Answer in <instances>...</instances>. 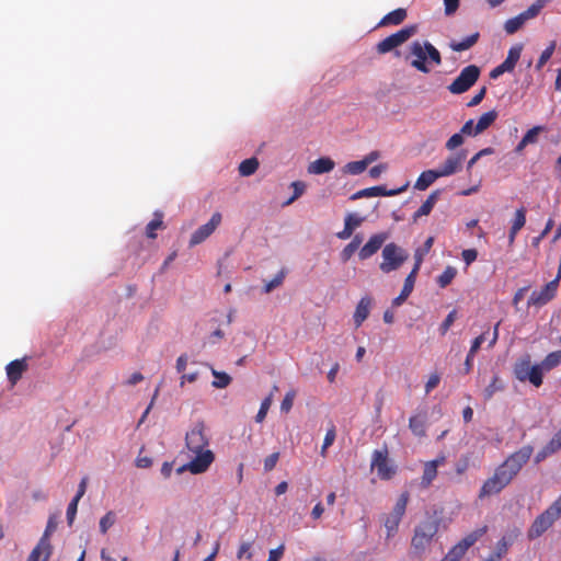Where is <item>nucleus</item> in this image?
<instances>
[{
  "label": "nucleus",
  "mask_w": 561,
  "mask_h": 561,
  "mask_svg": "<svg viewBox=\"0 0 561 561\" xmlns=\"http://www.w3.org/2000/svg\"><path fill=\"white\" fill-rule=\"evenodd\" d=\"M533 451V447L526 445L510 455L495 468L493 476L483 482L479 491V499L499 494L504 490L529 461Z\"/></svg>",
  "instance_id": "f257e3e1"
},
{
  "label": "nucleus",
  "mask_w": 561,
  "mask_h": 561,
  "mask_svg": "<svg viewBox=\"0 0 561 561\" xmlns=\"http://www.w3.org/2000/svg\"><path fill=\"white\" fill-rule=\"evenodd\" d=\"M185 445L188 451L194 455L192 460L178 469L179 472L188 470L193 474L205 472L215 460L214 453L208 449L209 437L206 434L204 422L199 421L186 433Z\"/></svg>",
  "instance_id": "f03ea898"
},
{
  "label": "nucleus",
  "mask_w": 561,
  "mask_h": 561,
  "mask_svg": "<svg viewBox=\"0 0 561 561\" xmlns=\"http://www.w3.org/2000/svg\"><path fill=\"white\" fill-rule=\"evenodd\" d=\"M409 49L410 53L409 56H407V59L410 56L414 57L411 61V66L423 73H428L431 71V68L427 66V60L433 62L435 66H439L442 64L440 53L427 41H414L410 45Z\"/></svg>",
  "instance_id": "7ed1b4c3"
},
{
  "label": "nucleus",
  "mask_w": 561,
  "mask_h": 561,
  "mask_svg": "<svg viewBox=\"0 0 561 561\" xmlns=\"http://www.w3.org/2000/svg\"><path fill=\"white\" fill-rule=\"evenodd\" d=\"M561 517V494L539 514L528 529V538L536 539L550 529Z\"/></svg>",
  "instance_id": "20e7f679"
},
{
  "label": "nucleus",
  "mask_w": 561,
  "mask_h": 561,
  "mask_svg": "<svg viewBox=\"0 0 561 561\" xmlns=\"http://www.w3.org/2000/svg\"><path fill=\"white\" fill-rule=\"evenodd\" d=\"M561 517V494L539 514L528 529V538L536 539L550 529Z\"/></svg>",
  "instance_id": "39448f33"
},
{
  "label": "nucleus",
  "mask_w": 561,
  "mask_h": 561,
  "mask_svg": "<svg viewBox=\"0 0 561 561\" xmlns=\"http://www.w3.org/2000/svg\"><path fill=\"white\" fill-rule=\"evenodd\" d=\"M438 527L439 523L436 519L424 520L415 527L411 539V548L415 554L420 556L426 550L437 534Z\"/></svg>",
  "instance_id": "423d86ee"
},
{
  "label": "nucleus",
  "mask_w": 561,
  "mask_h": 561,
  "mask_svg": "<svg viewBox=\"0 0 561 561\" xmlns=\"http://www.w3.org/2000/svg\"><path fill=\"white\" fill-rule=\"evenodd\" d=\"M514 377L520 382L529 381L535 387L542 385V377L539 368L536 365H531V357L529 354L520 356L513 366Z\"/></svg>",
  "instance_id": "0eeeda50"
},
{
  "label": "nucleus",
  "mask_w": 561,
  "mask_h": 561,
  "mask_svg": "<svg viewBox=\"0 0 561 561\" xmlns=\"http://www.w3.org/2000/svg\"><path fill=\"white\" fill-rule=\"evenodd\" d=\"M379 268L383 273L397 271L409 259V252L394 242L387 243L381 252Z\"/></svg>",
  "instance_id": "6e6552de"
},
{
  "label": "nucleus",
  "mask_w": 561,
  "mask_h": 561,
  "mask_svg": "<svg viewBox=\"0 0 561 561\" xmlns=\"http://www.w3.org/2000/svg\"><path fill=\"white\" fill-rule=\"evenodd\" d=\"M410 494L409 492H402L398 497L392 511L383 518V526L386 528V538H392L399 529V525L402 520V517L405 514V510L409 503Z\"/></svg>",
  "instance_id": "1a4fd4ad"
},
{
  "label": "nucleus",
  "mask_w": 561,
  "mask_h": 561,
  "mask_svg": "<svg viewBox=\"0 0 561 561\" xmlns=\"http://www.w3.org/2000/svg\"><path fill=\"white\" fill-rule=\"evenodd\" d=\"M551 0H536L527 10L504 23V31L512 35L518 32L528 20L535 19Z\"/></svg>",
  "instance_id": "9d476101"
},
{
  "label": "nucleus",
  "mask_w": 561,
  "mask_h": 561,
  "mask_svg": "<svg viewBox=\"0 0 561 561\" xmlns=\"http://www.w3.org/2000/svg\"><path fill=\"white\" fill-rule=\"evenodd\" d=\"M417 32L416 25H408L399 30L398 32L387 36L376 45V51L380 55L392 51L397 47L404 44Z\"/></svg>",
  "instance_id": "9b49d317"
},
{
  "label": "nucleus",
  "mask_w": 561,
  "mask_h": 561,
  "mask_svg": "<svg viewBox=\"0 0 561 561\" xmlns=\"http://www.w3.org/2000/svg\"><path fill=\"white\" fill-rule=\"evenodd\" d=\"M480 68L476 65L465 67L457 78L448 85V90L453 94H461L467 92L479 79Z\"/></svg>",
  "instance_id": "f8f14e48"
},
{
  "label": "nucleus",
  "mask_w": 561,
  "mask_h": 561,
  "mask_svg": "<svg viewBox=\"0 0 561 561\" xmlns=\"http://www.w3.org/2000/svg\"><path fill=\"white\" fill-rule=\"evenodd\" d=\"M371 469L377 470V476L381 480H390L394 476L396 467L389 461L386 448L373 453Z\"/></svg>",
  "instance_id": "ddd939ff"
},
{
  "label": "nucleus",
  "mask_w": 561,
  "mask_h": 561,
  "mask_svg": "<svg viewBox=\"0 0 561 561\" xmlns=\"http://www.w3.org/2000/svg\"><path fill=\"white\" fill-rule=\"evenodd\" d=\"M560 276L546 284L540 290H534L528 299V306L542 307L552 300L558 290Z\"/></svg>",
  "instance_id": "4468645a"
},
{
  "label": "nucleus",
  "mask_w": 561,
  "mask_h": 561,
  "mask_svg": "<svg viewBox=\"0 0 561 561\" xmlns=\"http://www.w3.org/2000/svg\"><path fill=\"white\" fill-rule=\"evenodd\" d=\"M221 214L219 211H216L211 215V218L208 222L201 226L198 229H196L190 239V247L193 248L202 242H204L208 237H210L214 231L219 227L221 224Z\"/></svg>",
  "instance_id": "2eb2a0df"
},
{
  "label": "nucleus",
  "mask_w": 561,
  "mask_h": 561,
  "mask_svg": "<svg viewBox=\"0 0 561 561\" xmlns=\"http://www.w3.org/2000/svg\"><path fill=\"white\" fill-rule=\"evenodd\" d=\"M428 425L427 409H417L409 419V428L419 438L426 436Z\"/></svg>",
  "instance_id": "dca6fc26"
},
{
  "label": "nucleus",
  "mask_w": 561,
  "mask_h": 561,
  "mask_svg": "<svg viewBox=\"0 0 561 561\" xmlns=\"http://www.w3.org/2000/svg\"><path fill=\"white\" fill-rule=\"evenodd\" d=\"M387 232L373 234L369 240L359 249L358 256L362 261L371 257L382 247L388 239Z\"/></svg>",
  "instance_id": "f3484780"
},
{
  "label": "nucleus",
  "mask_w": 561,
  "mask_h": 561,
  "mask_svg": "<svg viewBox=\"0 0 561 561\" xmlns=\"http://www.w3.org/2000/svg\"><path fill=\"white\" fill-rule=\"evenodd\" d=\"M466 158L465 151L449 156L445 162L437 169L440 178L455 174L461 169L462 161Z\"/></svg>",
  "instance_id": "a211bd4d"
},
{
  "label": "nucleus",
  "mask_w": 561,
  "mask_h": 561,
  "mask_svg": "<svg viewBox=\"0 0 561 561\" xmlns=\"http://www.w3.org/2000/svg\"><path fill=\"white\" fill-rule=\"evenodd\" d=\"M404 190H405V186L400 187L398 190H390V191H387L385 186H373V187H367V188H364V190H360V191L354 193L351 196V199L356 201V199L364 198V197L394 196L397 194L402 193Z\"/></svg>",
  "instance_id": "6ab92c4d"
},
{
  "label": "nucleus",
  "mask_w": 561,
  "mask_h": 561,
  "mask_svg": "<svg viewBox=\"0 0 561 561\" xmlns=\"http://www.w3.org/2000/svg\"><path fill=\"white\" fill-rule=\"evenodd\" d=\"M26 369L27 363L25 358L14 359L7 365V376L12 386H14L22 378V375L24 371H26Z\"/></svg>",
  "instance_id": "aec40b11"
},
{
  "label": "nucleus",
  "mask_w": 561,
  "mask_h": 561,
  "mask_svg": "<svg viewBox=\"0 0 561 561\" xmlns=\"http://www.w3.org/2000/svg\"><path fill=\"white\" fill-rule=\"evenodd\" d=\"M444 462L445 457H439L424 465L423 476L421 480V484L423 488H428L431 485L433 480L437 477L438 466L443 465Z\"/></svg>",
  "instance_id": "412c9836"
},
{
  "label": "nucleus",
  "mask_w": 561,
  "mask_h": 561,
  "mask_svg": "<svg viewBox=\"0 0 561 561\" xmlns=\"http://www.w3.org/2000/svg\"><path fill=\"white\" fill-rule=\"evenodd\" d=\"M364 221V218L355 215L348 214L344 220V228L342 231L336 233V237L341 240H346L352 237L354 230L359 227Z\"/></svg>",
  "instance_id": "4be33fe9"
},
{
  "label": "nucleus",
  "mask_w": 561,
  "mask_h": 561,
  "mask_svg": "<svg viewBox=\"0 0 561 561\" xmlns=\"http://www.w3.org/2000/svg\"><path fill=\"white\" fill-rule=\"evenodd\" d=\"M371 307V298L368 296L363 297L356 306L353 319L356 328H359L363 322L368 318Z\"/></svg>",
  "instance_id": "5701e85b"
},
{
  "label": "nucleus",
  "mask_w": 561,
  "mask_h": 561,
  "mask_svg": "<svg viewBox=\"0 0 561 561\" xmlns=\"http://www.w3.org/2000/svg\"><path fill=\"white\" fill-rule=\"evenodd\" d=\"M416 276L417 273H414V271L410 272V274L404 279L400 295L392 300V306L399 307L408 299L414 288Z\"/></svg>",
  "instance_id": "b1692460"
},
{
  "label": "nucleus",
  "mask_w": 561,
  "mask_h": 561,
  "mask_svg": "<svg viewBox=\"0 0 561 561\" xmlns=\"http://www.w3.org/2000/svg\"><path fill=\"white\" fill-rule=\"evenodd\" d=\"M334 167L335 163L331 158L322 157L309 164L308 172L310 174H323L331 172L334 169Z\"/></svg>",
  "instance_id": "393cba45"
},
{
  "label": "nucleus",
  "mask_w": 561,
  "mask_h": 561,
  "mask_svg": "<svg viewBox=\"0 0 561 561\" xmlns=\"http://www.w3.org/2000/svg\"><path fill=\"white\" fill-rule=\"evenodd\" d=\"M518 536L519 531L517 529L503 535L495 546L496 556H502L504 558L507 554L510 547L514 543Z\"/></svg>",
  "instance_id": "a878e982"
},
{
  "label": "nucleus",
  "mask_w": 561,
  "mask_h": 561,
  "mask_svg": "<svg viewBox=\"0 0 561 561\" xmlns=\"http://www.w3.org/2000/svg\"><path fill=\"white\" fill-rule=\"evenodd\" d=\"M525 224L526 209L524 207H520L515 211L514 218L512 220V226L508 233V241L511 244L515 241L518 231L525 226Z\"/></svg>",
  "instance_id": "bb28decb"
},
{
  "label": "nucleus",
  "mask_w": 561,
  "mask_h": 561,
  "mask_svg": "<svg viewBox=\"0 0 561 561\" xmlns=\"http://www.w3.org/2000/svg\"><path fill=\"white\" fill-rule=\"evenodd\" d=\"M408 16L407 10L403 8H398L389 13H387L378 23L379 27L389 26V25H399L401 24Z\"/></svg>",
  "instance_id": "cd10ccee"
},
{
  "label": "nucleus",
  "mask_w": 561,
  "mask_h": 561,
  "mask_svg": "<svg viewBox=\"0 0 561 561\" xmlns=\"http://www.w3.org/2000/svg\"><path fill=\"white\" fill-rule=\"evenodd\" d=\"M439 178L440 174L438 173L437 169L423 171L417 178L414 184V188L417 191H425Z\"/></svg>",
  "instance_id": "c85d7f7f"
},
{
  "label": "nucleus",
  "mask_w": 561,
  "mask_h": 561,
  "mask_svg": "<svg viewBox=\"0 0 561 561\" xmlns=\"http://www.w3.org/2000/svg\"><path fill=\"white\" fill-rule=\"evenodd\" d=\"M561 364V351H556L549 353L540 364H537L539 371L541 374V377L543 376V373H548L556 367H558Z\"/></svg>",
  "instance_id": "c756f323"
},
{
  "label": "nucleus",
  "mask_w": 561,
  "mask_h": 561,
  "mask_svg": "<svg viewBox=\"0 0 561 561\" xmlns=\"http://www.w3.org/2000/svg\"><path fill=\"white\" fill-rule=\"evenodd\" d=\"M439 197V191L432 192L426 201L421 205V207L414 213L413 220L416 221L422 216H427L431 214L433 207L435 206L437 199Z\"/></svg>",
  "instance_id": "7c9ffc66"
},
{
  "label": "nucleus",
  "mask_w": 561,
  "mask_h": 561,
  "mask_svg": "<svg viewBox=\"0 0 561 561\" xmlns=\"http://www.w3.org/2000/svg\"><path fill=\"white\" fill-rule=\"evenodd\" d=\"M523 46L520 44L514 45L510 48L505 60L501 64L507 72H512L520 58Z\"/></svg>",
  "instance_id": "2f4dec72"
},
{
  "label": "nucleus",
  "mask_w": 561,
  "mask_h": 561,
  "mask_svg": "<svg viewBox=\"0 0 561 561\" xmlns=\"http://www.w3.org/2000/svg\"><path fill=\"white\" fill-rule=\"evenodd\" d=\"M433 243H434V238L428 237L425 240L423 247L415 250L414 266L412 268V271H414V273H419L421 265L423 263L424 256L430 252L431 248L433 247Z\"/></svg>",
  "instance_id": "473e14b6"
},
{
  "label": "nucleus",
  "mask_w": 561,
  "mask_h": 561,
  "mask_svg": "<svg viewBox=\"0 0 561 561\" xmlns=\"http://www.w3.org/2000/svg\"><path fill=\"white\" fill-rule=\"evenodd\" d=\"M488 531V526H482L466 535L458 543L467 551Z\"/></svg>",
  "instance_id": "72a5a7b5"
},
{
  "label": "nucleus",
  "mask_w": 561,
  "mask_h": 561,
  "mask_svg": "<svg viewBox=\"0 0 561 561\" xmlns=\"http://www.w3.org/2000/svg\"><path fill=\"white\" fill-rule=\"evenodd\" d=\"M497 118V112L492 110L480 116L474 126V135H479L488 129Z\"/></svg>",
  "instance_id": "f704fd0d"
},
{
  "label": "nucleus",
  "mask_w": 561,
  "mask_h": 561,
  "mask_svg": "<svg viewBox=\"0 0 561 561\" xmlns=\"http://www.w3.org/2000/svg\"><path fill=\"white\" fill-rule=\"evenodd\" d=\"M56 527H57V522H56L55 517H53V516L49 517L47 525H46V529L44 531V535L41 538L42 545H45V549H46V556L44 557V561H47L51 554V546H50L48 538L51 535V533L55 531Z\"/></svg>",
  "instance_id": "c9c22d12"
},
{
  "label": "nucleus",
  "mask_w": 561,
  "mask_h": 561,
  "mask_svg": "<svg viewBox=\"0 0 561 561\" xmlns=\"http://www.w3.org/2000/svg\"><path fill=\"white\" fill-rule=\"evenodd\" d=\"M480 34L478 32L465 37L463 39L459 42L453 41L449 46L454 51H463L477 44L479 41Z\"/></svg>",
  "instance_id": "e433bc0d"
},
{
  "label": "nucleus",
  "mask_w": 561,
  "mask_h": 561,
  "mask_svg": "<svg viewBox=\"0 0 561 561\" xmlns=\"http://www.w3.org/2000/svg\"><path fill=\"white\" fill-rule=\"evenodd\" d=\"M259 168V161L256 158H249V159H245L243 160L240 164H239V173L240 175L242 176H250L252 174H254L256 172Z\"/></svg>",
  "instance_id": "4c0bfd02"
},
{
  "label": "nucleus",
  "mask_w": 561,
  "mask_h": 561,
  "mask_svg": "<svg viewBox=\"0 0 561 561\" xmlns=\"http://www.w3.org/2000/svg\"><path fill=\"white\" fill-rule=\"evenodd\" d=\"M211 374L215 377V380L211 382L214 388L224 389L230 385L231 377L228 374L215 369H211Z\"/></svg>",
  "instance_id": "58836bf2"
},
{
  "label": "nucleus",
  "mask_w": 561,
  "mask_h": 561,
  "mask_svg": "<svg viewBox=\"0 0 561 561\" xmlns=\"http://www.w3.org/2000/svg\"><path fill=\"white\" fill-rule=\"evenodd\" d=\"M163 228L162 214L156 213L154 218L147 225L146 234L150 239H154L157 237L156 230Z\"/></svg>",
  "instance_id": "ea45409f"
},
{
  "label": "nucleus",
  "mask_w": 561,
  "mask_h": 561,
  "mask_svg": "<svg viewBox=\"0 0 561 561\" xmlns=\"http://www.w3.org/2000/svg\"><path fill=\"white\" fill-rule=\"evenodd\" d=\"M561 449V428L553 435L543 447V456H550Z\"/></svg>",
  "instance_id": "a19ab883"
},
{
  "label": "nucleus",
  "mask_w": 561,
  "mask_h": 561,
  "mask_svg": "<svg viewBox=\"0 0 561 561\" xmlns=\"http://www.w3.org/2000/svg\"><path fill=\"white\" fill-rule=\"evenodd\" d=\"M457 275V270L453 266H447L445 271L437 277V284L440 288L447 287Z\"/></svg>",
  "instance_id": "79ce46f5"
},
{
  "label": "nucleus",
  "mask_w": 561,
  "mask_h": 561,
  "mask_svg": "<svg viewBox=\"0 0 561 561\" xmlns=\"http://www.w3.org/2000/svg\"><path fill=\"white\" fill-rule=\"evenodd\" d=\"M367 169L366 162L362 160L352 161L343 167V172L346 174L357 175Z\"/></svg>",
  "instance_id": "37998d69"
},
{
  "label": "nucleus",
  "mask_w": 561,
  "mask_h": 561,
  "mask_svg": "<svg viewBox=\"0 0 561 561\" xmlns=\"http://www.w3.org/2000/svg\"><path fill=\"white\" fill-rule=\"evenodd\" d=\"M286 274H287V271L285 268H282L273 279H271L270 282H266L265 285H264V293L268 294L271 293L272 290H274L275 288L279 287L285 277H286Z\"/></svg>",
  "instance_id": "c03bdc74"
},
{
  "label": "nucleus",
  "mask_w": 561,
  "mask_h": 561,
  "mask_svg": "<svg viewBox=\"0 0 561 561\" xmlns=\"http://www.w3.org/2000/svg\"><path fill=\"white\" fill-rule=\"evenodd\" d=\"M556 46H557V43L554 41H552L546 47V49L541 53V55L536 64V70H541L542 67L549 61V59L551 58V56L554 53Z\"/></svg>",
  "instance_id": "a18cd8bd"
},
{
  "label": "nucleus",
  "mask_w": 561,
  "mask_h": 561,
  "mask_svg": "<svg viewBox=\"0 0 561 561\" xmlns=\"http://www.w3.org/2000/svg\"><path fill=\"white\" fill-rule=\"evenodd\" d=\"M504 389L503 381L500 377L494 376L490 385L484 389V398L485 400L491 399L495 392L502 391Z\"/></svg>",
  "instance_id": "49530a36"
},
{
  "label": "nucleus",
  "mask_w": 561,
  "mask_h": 561,
  "mask_svg": "<svg viewBox=\"0 0 561 561\" xmlns=\"http://www.w3.org/2000/svg\"><path fill=\"white\" fill-rule=\"evenodd\" d=\"M467 551L459 545H455L444 557L446 561H460Z\"/></svg>",
  "instance_id": "de8ad7c7"
},
{
  "label": "nucleus",
  "mask_w": 561,
  "mask_h": 561,
  "mask_svg": "<svg viewBox=\"0 0 561 561\" xmlns=\"http://www.w3.org/2000/svg\"><path fill=\"white\" fill-rule=\"evenodd\" d=\"M291 187L294 190V194L293 196L287 199L284 205L287 206V205H290L291 203H294L298 197H300L305 190H306V184L301 181H295L291 183Z\"/></svg>",
  "instance_id": "09e8293b"
},
{
  "label": "nucleus",
  "mask_w": 561,
  "mask_h": 561,
  "mask_svg": "<svg viewBox=\"0 0 561 561\" xmlns=\"http://www.w3.org/2000/svg\"><path fill=\"white\" fill-rule=\"evenodd\" d=\"M296 398V390L290 389L286 392L282 403H280V411L284 413H288L294 404V400Z\"/></svg>",
  "instance_id": "8fccbe9b"
},
{
  "label": "nucleus",
  "mask_w": 561,
  "mask_h": 561,
  "mask_svg": "<svg viewBox=\"0 0 561 561\" xmlns=\"http://www.w3.org/2000/svg\"><path fill=\"white\" fill-rule=\"evenodd\" d=\"M272 393L266 397L262 402H261V407H260V410L255 416V421L257 423H261L264 421V419L266 417V414H267V411L268 409L271 408V404H272Z\"/></svg>",
  "instance_id": "3c124183"
},
{
  "label": "nucleus",
  "mask_w": 561,
  "mask_h": 561,
  "mask_svg": "<svg viewBox=\"0 0 561 561\" xmlns=\"http://www.w3.org/2000/svg\"><path fill=\"white\" fill-rule=\"evenodd\" d=\"M115 514L107 512L100 520V531L106 534V531L114 525Z\"/></svg>",
  "instance_id": "603ef678"
},
{
  "label": "nucleus",
  "mask_w": 561,
  "mask_h": 561,
  "mask_svg": "<svg viewBox=\"0 0 561 561\" xmlns=\"http://www.w3.org/2000/svg\"><path fill=\"white\" fill-rule=\"evenodd\" d=\"M456 318H457V310L454 309L447 314V317L445 318V320L442 322V324L439 327V332L442 335H445L448 332L450 327L454 324Z\"/></svg>",
  "instance_id": "864d4df0"
},
{
  "label": "nucleus",
  "mask_w": 561,
  "mask_h": 561,
  "mask_svg": "<svg viewBox=\"0 0 561 561\" xmlns=\"http://www.w3.org/2000/svg\"><path fill=\"white\" fill-rule=\"evenodd\" d=\"M335 437H336L335 427L332 425L331 428H329L327 431V434H325L324 439H323V445H322V448H321V455L322 456H325L327 448L330 447L334 443Z\"/></svg>",
  "instance_id": "5fc2aeb1"
},
{
  "label": "nucleus",
  "mask_w": 561,
  "mask_h": 561,
  "mask_svg": "<svg viewBox=\"0 0 561 561\" xmlns=\"http://www.w3.org/2000/svg\"><path fill=\"white\" fill-rule=\"evenodd\" d=\"M543 130L542 126H535L527 130V133L523 136L524 141H527L528 144H535L537 141L538 135L540 131Z\"/></svg>",
  "instance_id": "6e6d98bb"
},
{
  "label": "nucleus",
  "mask_w": 561,
  "mask_h": 561,
  "mask_svg": "<svg viewBox=\"0 0 561 561\" xmlns=\"http://www.w3.org/2000/svg\"><path fill=\"white\" fill-rule=\"evenodd\" d=\"M80 500H78V497H73L71 500V502L69 503L68 505V508H67V520H68V524L71 526L73 520H75V517H76V514H77V510H78V503H79Z\"/></svg>",
  "instance_id": "4d7b16f0"
},
{
  "label": "nucleus",
  "mask_w": 561,
  "mask_h": 561,
  "mask_svg": "<svg viewBox=\"0 0 561 561\" xmlns=\"http://www.w3.org/2000/svg\"><path fill=\"white\" fill-rule=\"evenodd\" d=\"M463 144V135L461 133L454 134L446 142L448 150H454Z\"/></svg>",
  "instance_id": "13d9d810"
},
{
  "label": "nucleus",
  "mask_w": 561,
  "mask_h": 561,
  "mask_svg": "<svg viewBox=\"0 0 561 561\" xmlns=\"http://www.w3.org/2000/svg\"><path fill=\"white\" fill-rule=\"evenodd\" d=\"M279 459V453H273L264 459V470L272 471Z\"/></svg>",
  "instance_id": "bf43d9fd"
},
{
  "label": "nucleus",
  "mask_w": 561,
  "mask_h": 561,
  "mask_svg": "<svg viewBox=\"0 0 561 561\" xmlns=\"http://www.w3.org/2000/svg\"><path fill=\"white\" fill-rule=\"evenodd\" d=\"M42 552L46 553V549L45 545H42V540H39L38 545L32 550L26 561H39Z\"/></svg>",
  "instance_id": "052dcab7"
},
{
  "label": "nucleus",
  "mask_w": 561,
  "mask_h": 561,
  "mask_svg": "<svg viewBox=\"0 0 561 561\" xmlns=\"http://www.w3.org/2000/svg\"><path fill=\"white\" fill-rule=\"evenodd\" d=\"M460 0H444L446 15H453L459 8Z\"/></svg>",
  "instance_id": "680f3d73"
},
{
  "label": "nucleus",
  "mask_w": 561,
  "mask_h": 561,
  "mask_svg": "<svg viewBox=\"0 0 561 561\" xmlns=\"http://www.w3.org/2000/svg\"><path fill=\"white\" fill-rule=\"evenodd\" d=\"M440 381V376L438 374H432L425 383V393L428 394L433 389H435Z\"/></svg>",
  "instance_id": "e2e57ef3"
},
{
  "label": "nucleus",
  "mask_w": 561,
  "mask_h": 561,
  "mask_svg": "<svg viewBox=\"0 0 561 561\" xmlns=\"http://www.w3.org/2000/svg\"><path fill=\"white\" fill-rule=\"evenodd\" d=\"M461 256H462V260L465 261V263L467 265H470L471 263H473L477 260L478 252L476 249H467V250L462 251Z\"/></svg>",
  "instance_id": "0e129e2a"
},
{
  "label": "nucleus",
  "mask_w": 561,
  "mask_h": 561,
  "mask_svg": "<svg viewBox=\"0 0 561 561\" xmlns=\"http://www.w3.org/2000/svg\"><path fill=\"white\" fill-rule=\"evenodd\" d=\"M485 93H486V88L485 87L481 88L479 90V92L468 102L467 105L469 107L477 106L478 104H480L482 102V100L485 96Z\"/></svg>",
  "instance_id": "69168bd1"
},
{
  "label": "nucleus",
  "mask_w": 561,
  "mask_h": 561,
  "mask_svg": "<svg viewBox=\"0 0 561 561\" xmlns=\"http://www.w3.org/2000/svg\"><path fill=\"white\" fill-rule=\"evenodd\" d=\"M285 546L280 545L276 549H272L266 561H279L284 554Z\"/></svg>",
  "instance_id": "338daca9"
},
{
  "label": "nucleus",
  "mask_w": 561,
  "mask_h": 561,
  "mask_svg": "<svg viewBox=\"0 0 561 561\" xmlns=\"http://www.w3.org/2000/svg\"><path fill=\"white\" fill-rule=\"evenodd\" d=\"M251 543L250 542H242L239 547L237 557L238 559H242L244 556H247L248 559L252 558V553L250 552Z\"/></svg>",
  "instance_id": "774afa93"
}]
</instances>
